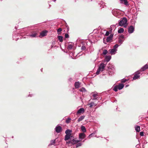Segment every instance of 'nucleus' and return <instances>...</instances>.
Instances as JSON below:
<instances>
[{
	"label": "nucleus",
	"instance_id": "nucleus-33",
	"mask_svg": "<svg viewBox=\"0 0 148 148\" xmlns=\"http://www.w3.org/2000/svg\"><path fill=\"white\" fill-rule=\"evenodd\" d=\"M62 31V29L61 28L58 29L57 30V34H60L61 33V32Z\"/></svg>",
	"mask_w": 148,
	"mask_h": 148
},
{
	"label": "nucleus",
	"instance_id": "nucleus-54",
	"mask_svg": "<svg viewBox=\"0 0 148 148\" xmlns=\"http://www.w3.org/2000/svg\"><path fill=\"white\" fill-rule=\"evenodd\" d=\"M147 142H146V143H145V142L144 143H143V145H145L147 143Z\"/></svg>",
	"mask_w": 148,
	"mask_h": 148
},
{
	"label": "nucleus",
	"instance_id": "nucleus-4",
	"mask_svg": "<svg viewBox=\"0 0 148 148\" xmlns=\"http://www.w3.org/2000/svg\"><path fill=\"white\" fill-rule=\"evenodd\" d=\"M86 136V134L84 133H81L79 134V140L81 141L83 139L85 138Z\"/></svg>",
	"mask_w": 148,
	"mask_h": 148
},
{
	"label": "nucleus",
	"instance_id": "nucleus-52",
	"mask_svg": "<svg viewBox=\"0 0 148 148\" xmlns=\"http://www.w3.org/2000/svg\"><path fill=\"white\" fill-rule=\"evenodd\" d=\"M69 80L70 81H71L72 80V78H70L69 79Z\"/></svg>",
	"mask_w": 148,
	"mask_h": 148
},
{
	"label": "nucleus",
	"instance_id": "nucleus-61",
	"mask_svg": "<svg viewBox=\"0 0 148 148\" xmlns=\"http://www.w3.org/2000/svg\"><path fill=\"white\" fill-rule=\"evenodd\" d=\"M108 69H110V68L109 67V68H108Z\"/></svg>",
	"mask_w": 148,
	"mask_h": 148
},
{
	"label": "nucleus",
	"instance_id": "nucleus-50",
	"mask_svg": "<svg viewBox=\"0 0 148 148\" xmlns=\"http://www.w3.org/2000/svg\"><path fill=\"white\" fill-rule=\"evenodd\" d=\"M56 43V41H53L52 42V45H54Z\"/></svg>",
	"mask_w": 148,
	"mask_h": 148
},
{
	"label": "nucleus",
	"instance_id": "nucleus-24",
	"mask_svg": "<svg viewBox=\"0 0 148 148\" xmlns=\"http://www.w3.org/2000/svg\"><path fill=\"white\" fill-rule=\"evenodd\" d=\"M135 130L136 132H139L140 130V126L138 125L136 126H135Z\"/></svg>",
	"mask_w": 148,
	"mask_h": 148
},
{
	"label": "nucleus",
	"instance_id": "nucleus-36",
	"mask_svg": "<svg viewBox=\"0 0 148 148\" xmlns=\"http://www.w3.org/2000/svg\"><path fill=\"white\" fill-rule=\"evenodd\" d=\"M55 140H52L50 141V145H53L55 143Z\"/></svg>",
	"mask_w": 148,
	"mask_h": 148
},
{
	"label": "nucleus",
	"instance_id": "nucleus-11",
	"mask_svg": "<svg viewBox=\"0 0 148 148\" xmlns=\"http://www.w3.org/2000/svg\"><path fill=\"white\" fill-rule=\"evenodd\" d=\"M118 24L117 23L116 25H113L110 26V32L112 33V31L113 29H114V30L115 29L116 26V25L118 26Z\"/></svg>",
	"mask_w": 148,
	"mask_h": 148
},
{
	"label": "nucleus",
	"instance_id": "nucleus-5",
	"mask_svg": "<svg viewBox=\"0 0 148 148\" xmlns=\"http://www.w3.org/2000/svg\"><path fill=\"white\" fill-rule=\"evenodd\" d=\"M106 66V64H104L103 63H101L99 66L98 68L101 70V71H102L105 70Z\"/></svg>",
	"mask_w": 148,
	"mask_h": 148
},
{
	"label": "nucleus",
	"instance_id": "nucleus-23",
	"mask_svg": "<svg viewBox=\"0 0 148 148\" xmlns=\"http://www.w3.org/2000/svg\"><path fill=\"white\" fill-rule=\"evenodd\" d=\"M140 77V76L137 74H135L134 77H133V79L136 80L138 79Z\"/></svg>",
	"mask_w": 148,
	"mask_h": 148
},
{
	"label": "nucleus",
	"instance_id": "nucleus-56",
	"mask_svg": "<svg viewBox=\"0 0 148 148\" xmlns=\"http://www.w3.org/2000/svg\"><path fill=\"white\" fill-rule=\"evenodd\" d=\"M86 140V139H85V140H83L82 141V143H84L85 141V140Z\"/></svg>",
	"mask_w": 148,
	"mask_h": 148
},
{
	"label": "nucleus",
	"instance_id": "nucleus-40",
	"mask_svg": "<svg viewBox=\"0 0 148 148\" xmlns=\"http://www.w3.org/2000/svg\"><path fill=\"white\" fill-rule=\"evenodd\" d=\"M86 49V47L85 46H84V45H83L81 47V50H85Z\"/></svg>",
	"mask_w": 148,
	"mask_h": 148
},
{
	"label": "nucleus",
	"instance_id": "nucleus-26",
	"mask_svg": "<svg viewBox=\"0 0 148 148\" xmlns=\"http://www.w3.org/2000/svg\"><path fill=\"white\" fill-rule=\"evenodd\" d=\"M124 31V29L123 28H121L119 29L118 32L119 33H122Z\"/></svg>",
	"mask_w": 148,
	"mask_h": 148
},
{
	"label": "nucleus",
	"instance_id": "nucleus-45",
	"mask_svg": "<svg viewBox=\"0 0 148 148\" xmlns=\"http://www.w3.org/2000/svg\"><path fill=\"white\" fill-rule=\"evenodd\" d=\"M110 31H109V32H108V31L106 32L105 34V35L106 36H108L110 34Z\"/></svg>",
	"mask_w": 148,
	"mask_h": 148
},
{
	"label": "nucleus",
	"instance_id": "nucleus-13",
	"mask_svg": "<svg viewBox=\"0 0 148 148\" xmlns=\"http://www.w3.org/2000/svg\"><path fill=\"white\" fill-rule=\"evenodd\" d=\"M80 140H75L74 139H73L72 140V144L75 145V144H77L78 143L80 142Z\"/></svg>",
	"mask_w": 148,
	"mask_h": 148
},
{
	"label": "nucleus",
	"instance_id": "nucleus-2",
	"mask_svg": "<svg viewBox=\"0 0 148 148\" xmlns=\"http://www.w3.org/2000/svg\"><path fill=\"white\" fill-rule=\"evenodd\" d=\"M119 45L117 44H115L113 47V48L109 50V51L110 53L112 55L115 54L116 51H117V48Z\"/></svg>",
	"mask_w": 148,
	"mask_h": 148
},
{
	"label": "nucleus",
	"instance_id": "nucleus-19",
	"mask_svg": "<svg viewBox=\"0 0 148 148\" xmlns=\"http://www.w3.org/2000/svg\"><path fill=\"white\" fill-rule=\"evenodd\" d=\"M113 90L115 92H117L118 91V89L117 85H116L115 86H113L112 87Z\"/></svg>",
	"mask_w": 148,
	"mask_h": 148
},
{
	"label": "nucleus",
	"instance_id": "nucleus-38",
	"mask_svg": "<svg viewBox=\"0 0 148 148\" xmlns=\"http://www.w3.org/2000/svg\"><path fill=\"white\" fill-rule=\"evenodd\" d=\"M107 53H108V51H107V50H106V49H104L103 50V55H106V54H107Z\"/></svg>",
	"mask_w": 148,
	"mask_h": 148
},
{
	"label": "nucleus",
	"instance_id": "nucleus-41",
	"mask_svg": "<svg viewBox=\"0 0 148 148\" xmlns=\"http://www.w3.org/2000/svg\"><path fill=\"white\" fill-rule=\"evenodd\" d=\"M66 27L67 32H68L69 29V27L68 26V25H67V24L66 23Z\"/></svg>",
	"mask_w": 148,
	"mask_h": 148
},
{
	"label": "nucleus",
	"instance_id": "nucleus-32",
	"mask_svg": "<svg viewBox=\"0 0 148 148\" xmlns=\"http://www.w3.org/2000/svg\"><path fill=\"white\" fill-rule=\"evenodd\" d=\"M79 91L80 92H85L86 91V89L84 87H82L79 90Z\"/></svg>",
	"mask_w": 148,
	"mask_h": 148
},
{
	"label": "nucleus",
	"instance_id": "nucleus-6",
	"mask_svg": "<svg viewBox=\"0 0 148 148\" xmlns=\"http://www.w3.org/2000/svg\"><path fill=\"white\" fill-rule=\"evenodd\" d=\"M134 27L132 25H131L128 28V32L130 34H131L134 32Z\"/></svg>",
	"mask_w": 148,
	"mask_h": 148
},
{
	"label": "nucleus",
	"instance_id": "nucleus-49",
	"mask_svg": "<svg viewBox=\"0 0 148 148\" xmlns=\"http://www.w3.org/2000/svg\"><path fill=\"white\" fill-rule=\"evenodd\" d=\"M139 146L140 145H139V144H138L136 145V148H138L139 147Z\"/></svg>",
	"mask_w": 148,
	"mask_h": 148
},
{
	"label": "nucleus",
	"instance_id": "nucleus-53",
	"mask_svg": "<svg viewBox=\"0 0 148 148\" xmlns=\"http://www.w3.org/2000/svg\"><path fill=\"white\" fill-rule=\"evenodd\" d=\"M129 86V85L128 84H127V85L125 86V87H128V86Z\"/></svg>",
	"mask_w": 148,
	"mask_h": 148
},
{
	"label": "nucleus",
	"instance_id": "nucleus-7",
	"mask_svg": "<svg viewBox=\"0 0 148 148\" xmlns=\"http://www.w3.org/2000/svg\"><path fill=\"white\" fill-rule=\"evenodd\" d=\"M48 31L47 30H44L42 31L40 34V37H41L46 36L47 35V33L48 32Z\"/></svg>",
	"mask_w": 148,
	"mask_h": 148
},
{
	"label": "nucleus",
	"instance_id": "nucleus-8",
	"mask_svg": "<svg viewBox=\"0 0 148 148\" xmlns=\"http://www.w3.org/2000/svg\"><path fill=\"white\" fill-rule=\"evenodd\" d=\"M113 34H111L108 37L106 38V41L107 42H109L112 40L113 37Z\"/></svg>",
	"mask_w": 148,
	"mask_h": 148
},
{
	"label": "nucleus",
	"instance_id": "nucleus-37",
	"mask_svg": "<svg viewBox=\"0 0 148 148\" xmlns=\"http://www.w3.org/2000/svg\"><path fill=\"white\" fill-rule=\"evenodd\" d=\"M71 120V119L70 118H68L66 121V123H69L70 122Z\"/></svg>",
	"mask_w": 148,
	"mask_h": 148
},
{
	"label": "nucleus",
	"instance_id": "nucleus-21",
	"mask_svg": "<svg viewBox=\"0 0 148 148\" xmlns=\"http://www.w3.org/2000/svg\"><path fill=\"white\" fill-rule=\"evenodd\" d=\"M81 130L83 132V133H84L86 132V128L85 126L82 125L81 126Z\"/></svg>",
	"mask_w": 148,
	"mask_h": 148
},
{
	"label": "nucleus",
	"instance_id": "nucleus-30",
	"mask_svg": "<svg viewBox=\"0 0 148 148\" xmlns=\"http://www.w3.org/2000/svg\"><path fill=\"white\" fill-rule=\"evenodd\" d=\"M119 40H118V42L119 44H120V45L124 41V40L122 39H120L119 38Z\"/></svg>",
	"mask_w": 148,
	"mask_h": 148
},
{
	"label": "nucleus",
	"instance_id": "nucleus-1",
	"mask_svg": "<svg viewBox=\"0 0 148 148\" xmlns=\"http://www.w3.org/2000/svg\"><path fill=\"white\" fill-rule=\"evenodd\" d=\"M127 19L126 17H124L122 18L121 20L119 21V24L117 27L119 26H124V27H125L127 25Z\"/></svg>",
	"mask_w": 148,
	"mask_h": 148
},
{
	"label": "nucleus",
	"instance_id": "nucleus-44",
	"mask_svg": "<svg viewBox=\"0 0 148 148\" xmlns=\"http://www.w3.org/2000/svg\"><path fill=\"white\" fill-rule=\"evenodd\" d=\"M127 81L126 79H123L121 80V82L122 83H125Z\"/></svg>",
	"mask_w": 148,
	"mask_h": 148
},
{
	"label": "nucleus",
	"instance_id": "nucleus-59",
	"mask_svg": "<svg viewBox=\"0 0 148 148\" xmlns=\"http://www.w3.org/2000/svg\"><path fill=\"white\" fill-rule=\"evenodd\" d=\"M42 69H41V71H42Z\"/></svg>",
	"mask_w": 148,
	"mask_h": 148
},
{
	"label": "nucleus",
	"instance_id": "nucleus-27",
	"mask_svg": "<svg viewBox=\"0 0 148 148\" xmlns=\"http://www.w3.org/2000/svg\"><path fill=\"white\" fill-rule=\"evenodd\" d=\"M82 145V143H78L76 144V145L75 146L76 148H78L79 147H80Z\"/></svg>",
	"mask_w": 148,
	"mask_h": 148
},
{
	"label": "nucleus",
	"instance_id": "nucleus-12",
	"mask_svg": "<svg viewBox=\"0 0 148 148\" xmlns=\"http://www.w3.org/2000/svg\"><path fill=\"white\" fill-rule=\"evenodd\" d=\"M80 83L79 82H76L74 83V86L75 88H78L79 87Z\"/></svg>",
	"mask_w": 148,
	"mask_h": 148
},
{
	"label": "nucleus",
	"instance_id": "nucleus-25",
	"mask_svg": "<svg viewBox=\"0 0 148 148\" xmlns=\"http://www.w3.org/2000/svg\"><path fill=\"white\" fill-rule=\"evenodd\" d=\"M84 116H82L78 119L77 120L78 122H79L80 121H82L84 119Z\"/></svg>",
	"mask_w": 148,
	"mask_h": 148
},
{
	"label": "nucleus",
	"instance_id": "nucleus-48",
	"mask_svg": "<svg viewBox=\"0 0 148 148\" xmlns=\"http://www.w3.org/2000/svg\"><path fill=\"white\" fill-rule=\"evenodd\" d=\"M66 143L67 144H69L70 143H71V144H72V140H71V141H69L68 142L67 141L66 142Z\"/></svg>",
	"mask_w": 148,
	"mask_h": 148
},
{
	"label": "nucleus",
	"instance_id": "nucleus-46",
	"mask_svg": "<svg viewBox=\"0 0 148 148\" xmlns=\"http://www.w3.org/2000/svg\"><path fill=\"white\" fill-rule=\"evenodd\" d=\"M124 38V37L123 36V35H121L119 37V38H120V39H123Z\"/></svg>",
	"mask_w": 148,
	"mask_h": 148
},
{
	"label": "nucleus",
	"instance_id": "nucleus-10",
	"mask_svg": "<svg viewBox=\"0 0 148 148\" xmlns=\"http://www.w3.org/2000/svg\"><path fill=\"white\" fill-rule=\"evenodd\" d=\"M118 10L117 9H113L112 10V14L115 16L117 17L118 16L117 12Z\"/></svg>",
	"mask_w": 148,
	"mask_h": 148
},
{
	"label": "nucleus",
	"instance_id": "nucleus-34",
	"mask_svg": "<svg viewBox=\"0 0 148 148\" xmlns=\"http://www.w3.org/2000/svg\"><path fill=\"white\" fill-rule=\"evenodd\" d=\"M95 134L94 133H92L91 134H90L88 136L87 138L88 139H90L91 137H92L93 135Z\"/></svg>",
	"mask_w": 148,
	"mask_h": 148
},
{
	"label": "nucleus",
	"instance_id": "nucleus-18",
	"mask_svg": "<svg viewBox=\"0 0 148 148\" xmlns=\"http://www.w3.org/2000/svg\"><path fill=\"white\" fill-rule=\"evenodd\" d=\"M111 57L110 56H106L105 58V60L107 62H108L111 59Z\"/></svg>",
	"mask_w": 148,
	"mask_h": 148
},
{
	"label": "nucleus",
	"instance_id": "nucleus-63",
	"mask_svg": "<svg viewBox=\"0 0 148 148\" xmlns=\"http://www.w3.org/2000/svg\"><path fill=\"white\" fill-rule=\"evenodd\" d=\"M13 138V136H12V138Z\"/></svg>",
	"mask_w": 148,
	"mask_h": 148
},
{
	"label": "nucleus",
	"instance_id": "nucleus-47",
	"mask_svg": "<svg viewBox=\"0 0 148 148\" xmlns=\"http://www.w3.org/2000/svg\"><path fill=\"white\" fill-rule=\"evenodd\" d=\"M140 135L141 136H144V133L143 132H140Z\"/></svg>",
	"mask_w": 148,
	"mask_h": 148
},
{
	"label": "nucleus",
	"instance_id": "nucleus-42",
	"mask_svg": "<svg viewBox=\"0 0 148 148\" xmlns=\"http://www.w3.org/2000/svg\"><path fill=\"white\" fill-rule=\"evenodd\" d=\"M64 36L66 38H69V35L68 34L66 33L65 34Z\"/></svg>",
	"mask_w": 148,
	"mask_h": 148
},
{
	"label": "nucleus",
	"instance_id": "nucleus-39",
	"mask_svg": "<svg viewBox=\"0 0 148 148\" xmlns=\"http://www.w3.org/2000/svg\"><path fill=\"white\" fill-rule=\"evenodd\" d=\"M101 71V70H100L99 68L97 70V71L96 72V74L97 75H98L99 74V72L100 71Z\"/></svg>",
	"mask_w": 148,
	"mask_h": 148
},
{
	"label": "nucleus",
	"instance_id": "nucleus-16",
	"mask_svg": "<svg viewBox=\"0 0 148 148\" xmlns=\"http://www.w3.org/2000/svg\"><path fill=\"white\" fill-rule=\"evenodd\" d=\"M72 131L71 130L69 129H67L66 130L65 132V133L66 135H71V132Z\"/></svg>",
	"mask_w": 148,
	"mask_h": 148
},
{
	"label": "nucleus",
	"instance_id": "nucleus-29",
	"mask_svg": "<svg viewBox=\"0 0 148 148\" xmlns=\"http://www.w3.org/2000/svg\"><path fill=\"white\" fill-rule=\"evenodd\" d=\"M92 97H94V99H93V100L97 99V93H94L92 95Z\"/></svg>",
	"mask_w": 148,
	"mask_h": 148
},
{
	"label": "nucleus",
	"instance_id": "nucleus-9",
	"mask_svg": "<svg viewBox=\"0 0 148 148\" xmlns=\"http://www.w3.org/2000/svg\"><path fill=\"white\" fill-rule=\"evenodd\" d=\"M148 69V64H146L143 66L141 69V71H144L146 69Z\"/></svg>",
	"mask_w": 148,
	"mask_h": 148
},
{
	"label": "nucleus",
	"instance_id": "nucleus-31",
	"mask_svg": "<svg viewBox=\"0 0 148 148\" xmlns=\"http://www.w3.org/2000/svg\"><path fill=\"white\" fill-rule=\"evenodd\" d=\"M121 1H123L125 5H128V2L127 0H120Z\"/></svg>",
	"mask_w": 148,
	"mask_h": 148
},
{
	"label": "nucleus",
	"instance_id": "nucleus-62",
	"mask_svg": "<svg viewBox=\"0 0 148 148\" xmlns=\"http://www.w3.org/2000/svg\"><path fill=\"white\" fill-rule=\"evenodd\" d=\"M50 6H51V5H49V6L50 7Z\"/></svg>",
	"mask_w": 148,
	"mask_h": 148
},
{
	"label": "nucleus",
	"instance_id": "nucleus-51",
	"mask_svg": "<svg viewBox=\"0 0 148 148\" xmlns=\"http://www.w3.org/2000/svg\"><path fill=\"white\" fill-rule=\"evenodd\" d=\"M33 95L32 94H29L28 96V97H32V96H33Z\"/></svg>",
	"mask_w": 148,
	"mask_h": 148
},
{
	"label": "nucleus",
	"instance_id": "nucleus-20",
	"mask_svg": "<svg viewBox=\"0 0 148 148\" xmlns=\"http://www.w3.org/2000/svg\"><path fill=\"white\" fill-rule=\"evenodd\" d=\"M58 40L60 42H62L63 41V37L62 36H57Z\"/></svg>",
	"mask_w": 148,
	"mask_h": 148
},
{
	"label": "nucleus",
	"instance_id": "nucleus-43",
	"mask_svg": "<svg viewBox=\"0 0 148 148\" xmlns=\"http://www.w3.org/2000/svg\"><path fill=\"white\" fill-rule=\"evenodd\" d=\"M140 72H141V70H139L135 74H137V75H138L139 74H140Z\"/></svg>",
	"mask_w": 148,
	"mask_h": 148
},
{
	"label": "nucleus",
	"instance_id": "nucleus-17",
	"mask_svg": "<svg viewBox=\"0 0 148 148\" xmlns=\"http://www.w3.org/2000/svg\"><path fill=\"white\" fill-rule=\"evenodd\" d=\"M84 112V109L83 108H81L77 111V113L80 114L83 113Z\"/></svg>",
	"mask_w": 148,
	"mask_h": 148
},
{
	"label": "nucleus",
	"instance_id": "nucleus-28",
	"mask_svg": "<svg viewBox=\"0 0 148 148\" xmlns=\"http://www.w3.org/2000/svg\"><path fill=\"white\" fill-rule=\"evenodd\" d=\"M37 36V33H34L30 35L29 36L32 37H36Z\"/></svg>",
	"mask_w": 148,
	"mask_h": 148
},
{
	"label": "nucleus",
	"instance_id": "nucleus-14",
	"mask_svg": "<svg viewBox=\"0 0 148 148\" xmlns=\"http://www.w3.org/2000/svg\"><path fill=\"white\" fill-rule=\"evenodd\" d=\"M72 136L71 135H68V134L66 135L64 137V140L65 141H67L69 140L71 137H72Z\"/></svg>",
	"mask_w": 148,
	"mask_h": 148
},
{
	"label": "nucleus",
	"instance_id": "nucleus-22",
	"mask_svg": "<svg viewBox=\"0 0 148 148\" xmlns=\"http://www.w3.org/2000/svg\"><path fill=\"white\" fill-rule=\"evenodd\" d=\"M74 46V44L72 43L71 44H69L68 46V49L69 50L71 49Z\"/></svg>",
	"mask_w": 148,
	"mask_h": 148
},
{
	"label": "nucleus",
	"instance_id": "nucleus-15",
	"mask_svg": "<svg viewBox=\"0 0 148 148\" xmlns=\"http://www.w3.org/2000/svg\"><path fill=\"white\" fill-rule=\"evenodd\" d=\"M118 89L121 90L124 87V85L120 83L117 85Z\"/></svg>",
	"mask_w": 148,
	"mask_h": 148
},
{
	"label": "nucleus",
	"instance_id": "nucleus-57",
	"mask_svg": "<svg viewBox=\"0 0 148 148\" xmlns=\"http://www.w3.org/2000/svg\"><path fill=\"white\" fill-rule=\"evenodd\" d=\"M52 1L54 2H55L56 1V0H52Z\"/></svg>",
	"mask_w": 148,
	"mask_h": 148
},
{
	"label": "nucleus",
	"instance_id": "nucleus-3",
	"mask_svg": "<svg viewBox=\"0 0 148 148\" xmlns=\"http://www.w3.org/2000/svg\"><path fill=\"white\" fill-rule=\"evenodd\" d=\"M55 130L57 133H60L62 131V128L59 125H58L56 127Z\"/></svg>",
	"mask_w": 148,
	"mask_h": 148
},
{
	"label": "nucleus",
	"instance_id": "nucleus-35",
	"mask_svg": "<svg viewBox=\"0 0 148 148\" xmlns=\"http://www.w3.org/2000/svg\"><path fill=\"white\" fill-rule=\"evenodd\" d=\"M89 105L90 106L89 107L90 108H91L92 107V106H94L95 105V103H94V102H91L89 104Z\"/></svg>",
	"mask_w": 148,
	"mask_h": 148
},
{
	"label": "nucleus",
	"instance_id": "nucleus-60",
	"mask_svg": "<svg viewBox=\"0 0 148 148\" xmlns=\"http://www.w3.org/2000/svg\"><path fill=\"white\" fill-rule=\"evenodd\" d=\"M95 137H97V138H98V137H97V136H96H96H95Z\"/></svg>",
	"mask_w": 148,
	"mask_h": 148
},
{
	"label": "nucleus",
	"instance_id": "nucleus-55",
	"mask_svg": "<svg viewBox=\"0 0 148 148\" xmlns=\"http://www.w3.org/2000/svg\"><path fill=\"white\" fill-rule=\"evenodd\" d=\"M53 45H52L51 46V48H52L53 47Z\"/></svg>",
	"mask_w": 148,
	"mask_h": 148
},
{
	"label": "nucleus",
	"instance_id": "nucleus-58",
	"mask_svg": "<svg viewBox=\"0 0 148 148\" xmlns=\"http://www.w3.org/2000/svg\"><path fill=\"white\" fill-rule=\"evenodd\" d=\"M103 42H104V43H105V44H106V42H104V40H103Z\"/></svg>",
	"mask_w": 148,
	"mask_h": 148
}]
</instances>
